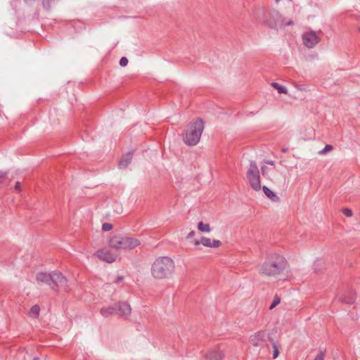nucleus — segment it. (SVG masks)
<instances>
[{"label": "nucleus", "instance_id": "f257e3e1", "mask_svg": "<svg viewBox=\"0 0 360 360\" xmlns=\"http://www.w3.org/2000/svg\"><path fill=\"white\" fill-rule=\"evenodd\" d=\"M174 261L168 257H160L151 266V274L156 279H164L170 276L174 271Z\"/></svg>", "mask_w": 360, "mask_h": 360}, {"label": "nucleus", "instance_id": "f03ea898", "mask_svg": "<svg viewBox=\"0 0 360 360\" xmlns=\"http://www.w3.org/2000/svg\"><path fill=\"white\" fill-rule=\"evenodd\" d=\"M286 264L287 262L283 257L274 255L262 264L259 273L269 276H276L285 270Z\"/></svg>", "mask_w": 360, "mask_h": 360}, {"label": "nucleus", "instance_id": "7ed1b4c3", "mask_svg": "<svg viewBox=\"0 0 360 360\" xmlns=\"http://www.w3.org/2000/svg\"><path fill=\"white\" fill-rule=\"evenodd\" d=\"M204 130V122L201 119L188 125L185 134L183 136L184 142L190 146H195L200 141Z\"/></svg>", "mask_w": 360, "mask_h": 360}, {"label": "nucleus", "instance_id": "20e7f679", "mask_svg": "<svg viewBox=\"0 0 360 360\" xmlns=\"http://www.w3.org/2000/svg\"><path fill=\"white\" fill-rule=\"evenodd\" d=\"M36 279L39 283H44L49 285L51 289L56 290L58 287H65L67 285V279L59 271H52L47 274L39 272L36 276Z\"/></svg>", "mask_w": 360, "mask_h": 360}, {"label": "nucleus", "instance_id": "39448f33", "mask_svg": "<svg viewBox=\"0 0 360 360\" xmlns=\"http://www.w3.org/2000/svg\"><path fill=\"white\" fill-rule=\"evenodd\" d=\"M140 244L141 242L136 238L122 236H115L109 241V245L117 250H132Z\"/></svg>", "mask_w": 360, "mask_h": 360}, {"label": "nucleus", "instance_id": "423d86ee", "mask_svg": "<svg viewBox=\"0 0 360 360\" xmlns=\"http://www.w3.org/2000/svg\"><path fill=\"white\" fill-rule=\"evenodd\" d=\"M247 178L253 190L259 191L261 189L259 171L255 161H250V167L247 172Z\"/></svg>", "mask_w": 360, "mask_h": 360}, {"label": "nucleus", "instance_id": "0eeeda50", "mask_svg": "<svg viewBox=\"0 0 360 360\" xmlns=\"http://www.w3.org/2000/svg\"><path fill=\"white\" fill-rule=\"evenodd\" d=\"M320 40V37L313 30L305 32L302 34L303 44L309 49L314 48Z\"/></svg>", "mask_w": 360, "mask_h": 360}, {"label": "nucleus", "instance_id": "6e6552de", "mask_svg": "<svg viewBox=\"0 0 360 360\" xmlns=\"http://www.w3.org/2000/svg\"><path fill=\"white\" fill-rule=\"evenodd\" d=\"M116 314L120 316L127 317L131 314V309L127 302H120L115 304Z\"/></svg>", "mask_w": 360, "mask_h": 360}, {"label": "nucleus", "instance_id": "1a4fd4ad", "mask_svg": "<svg viewBox=\"0 0 360 360\" xmlns=\"http://www.w3.org/2000/svg\"><path fill=\"white\" fill-rule=\"evenodd\" d=\"M268 338L265 331L261 330L255 333L250 337V342L255 347L261 345L266 342Z\"/></svg>", "mask_w": 360, "mask_h": 360}, {"label": "nucleus", "instance_id": "9d476101", "mask_svg": "<svg viewBox=\"0 0 360 360\" xmlns=\"http://www.w3.org/2000/svg\"><path fill=\"white\" fill-rule=\"evenodd\" d=\"M101 260L111 263L115 261L116 255L107 249L98 250L95 254Z\"/></svg>", "mask_w": 360, "mask_h": 360}, {"label": "nucleus", "instance_id": "9b49d317", "mask_svg": "<svg viewBox=\"0 0 360 360\" xmlns=\"http://www.w3.org/2000/svg\"><path fill=\"white\" fill-rule=\"evenodd\" d=\"M133 157V153L132 152H128L126 153L122 159L120 160L118 167L120 169H125L130 164L131 162Z\"/></svg>", "mask_w": 360, "mask_h": 360}, {"label": "nucleus", "instance_id": "f8f14e48", "mask_svg": "<svg viewBox=\"0 0 360 360\" xmlns=\"http://www.w3.org/2000/svg\"><path fill=\"white\" fill-rule=\"evenodd\" d=\"M355 299V293L352 290H349L341 297V301L345 304H352L354 302Z\"/></svg>", "mask_w": 360, "mask_h": 360}, {"label": "nucleus", "instance_id": "ddd939ff", "mask_svg": "<svg viewBox=\"0 0 360 360\" xmlns=\"http://www.w3.org/2000/svg\"><path fill=\"white\" fill-rule=\"evenodd\" d=\"M206 360H222L223 354L219 350L208 352L205 356Z\"/></svg>", "mask_w": 360, "mask_h": 360}, {"label": "nucleus", "instance_id": "4468645a", "mask_svg": "<svg viewBox=\"0 0 360 360\" xmlns=\"http://www.w3.org/2000/svg\"><path fill=\"white\" fill-rule=\"evenodd\" d=\"M101 314L103 317H108L109 316H111L114 314H116V307L115 304L113 306L108 307H103L101 309Z\"/></svg>", "mask_w": 360, "mask_h": 360}, {"label": "nucleus", "instance_id": "2eb2a0df", "mask_svg": "<svg viewBox=\"0 0 360 360\" xmlns=\"http://www.w3.org/2000/svg\"><path fill=\"white\" fill-rule=\"evenodd\" d=\"M262 190L267 198L271 200L273 202H278L279 197L276 195L274 192L271 191L267 186H264Z\"/></svg>", "mask_w": 360, "mask_h": 360}, {"label": "nucleus", "instance_id": "dca6fc26", "mask_svg": "<svg viewBox=\"0 0 360 360\" xmlns=\"http://www.w3.org/2000/svg\"><path fill=\"white\" fill-rule=\"evenodd\" d=\"M200 243L203 245L205 247L212 248V240L210 238L202 236L200 238V242L195 240V245H198Z\"/></svg>", "mask_w": 360, "mask_h": 360}, {"label": "nucleus", "instance_id": "f3484780", "mask_svg": "<svg viewBox=\"0 0 360 360\" xmlns=\"http://www.w3.org/2000/svg\"><path fill=\"white\" fill-rule=\"evenodd\" d=\"M268 339L269 340V342L271 343L272 345V347H273V358L274 359H276L278 357V356L279 355V347L276 344V342H274V340L268 336Z\"/></svg>", "mask_w": 360, "mask_h": 360}, {"label": "nucleus", "instance_id": "a211bd4d", "mask_svg": "<svg viewBox=\"0 0 360 360\" xmlns=\"http://www.w3.org/2000/svg\"><path fill=\"white\" fill-rule=\"evenodd\" d=\"M271 86L274 88H275L276 89H277V91L279 94H288V90L284 86L280 85L276 82H272Z\"/></svg>", "mask_w": 360, "mask_h": 360}, {"label": "nucleus", "instance_id": "6ab92c4d", "mask_svg": "<svg viewBox=\"0 0 360 360\" xmlns=\"http://www.w3.org/2000/svg\"><path fill=\"white\" fill-rule=\"evenodd\" d=\"M198 229L201 232H210V226L209 224H205L202 221H200L198 224Z\"/></svg>", "mask_w": 360, "mask_h": 360}, {"label": "nucleus", "instance_id": "aec40b11", "mask_svg": "<svg viewBox=\"0 0 360 360\" xmlns=\"http://www.w3.org/2000/svg\"><path fill=\"white\" fill-rule=\"evenodd\" d=\"M39 312H40V308H39V305L35 304L30 309V314L31 316H34V318H37L39 315Z\"/></svg>", "mask_w": 360, "mask_h": 360}, {"label": "nucleus", "instance_id": "412c9836", "mask_svg": "<svg viewBox=\"0 0 360 360\" xmlns=\"http://www.w3.org/2000/svg\"><path fill=\"white\" fill-rule=\"evenodd\" d=\"M281 302V300L279 297L276 295L274 297V300L270 305L269 309H273L276 306H277Z\"/></svg>", "mask_w": 360, "mask_h": 360}, {"label": "nucleus", "instance_id": "4be33fe9", "mask_svg": "<svg viewBox=\"0 0 360 360\" xmlns=\"http://www.w3.org/2000/svg\"><path fill=\"white\" fill-rule=\"evenodd\" d=\"M333 150V146L331 145H326L323 149L319 151V154L323 155L326 154L327 152Z\"/></svg>", "mask_w": 360, "mask_h": 360}, {"label": "nucleus", "instance_id": "5701e85b", "mask_svg": "<svg viewBox=\"0 0 360 360\" xmlns=\"http://www.w3.org/2000/svg\"><path fill=\"white\" fill-rule=\"evenodd\" d=\"M112 229V225L110 223H104L102 225V230L103 231H109Z\"/></svg>", "mask_w": 360, "mask_h": 360}, {"label": "nucleus", "instance_id": "b1692460", "mask_svg": "<svg viewBox=\"0 0 360 360\" xmlns=\"http://www.w3.org/2000/svg\"><path fill=\"white\" fill-rule=\"evenodd\" d=\"M128 64V59L126 57H122L120 60V65L125 67Z\"/></svg>", "mask_w": 360, "mask_h": 360}, {"label": "nucleus", "instance_id": "393cba45", "mask_svg": "<svg viewBox=\"0 0 360 360\" xmlns=\"http://www.w3.org/2000/svg\"><path fill=\"white\" fill-rule=\"evenodd\" d=\"M343 214L347 217H352V211L349 208H344L342 210Z\"/></svg>", "mask_w": 360, "mask_h": 360}, {"label": "nucleus", "instance_id": "a878e982", "mask_svg": "<svg viewBox=\"0 0 360 360\" xmlns=\"http://www.w3.org/2000/svg\"><path fill=\"white\" fill-rule=\"evenodd\" d=\"M221 245V241L219 240H212V248H218Z\"/></svg>", "mask_w": 360, "mask_h": 360}, {"label": "nucleus", "instance_id": "bb28decb", "mask_svg": "<svg viewBox=\"0 0 360 360\" xmlns=\"http://www.w3.org/2000/svg\"><path fill=\"white\" fill-rule=\"evenodd\" d=\"M261 170L263 176H266L268 174L269 168L266 166H262L261 167Z\"/></svg>", "mask_w": 360, "mask_h": 360}, {"label": "nucleus", "instance_id": "cd10ccee", "mask_svg": "<svg viewBox=\"0 0 360 360\" xmlns=\"http://www.w3.org/2000/svg\"><path fill=\"white\" fill-rule=\"evenodd\" d=\"M324 359V354L322 352H320L315 357L314 360H323Z\"/></svg>", "mask_w": 360, "mask_h": 360}, {"label": "nucleus", "instance_id": "c85d7f7f", "mask_svg": "<svg viewBox=\"0 0 360 360\" xmlns=\"http://www.w3.org/2000/svg\"><path fill=\"white\" fill-rule=\"evenodd\" d=\"M281 25H283V27L292 25H293V21L291 20H290L287 22H284V20H282Z\"/></svg>", "mask_w": 360, "mask_h": 360}, {"label": "nucleus", "instance_id": "c756f323", "mask_svg": "<svg viewBox=\"0 0 360 360\" xmlns=\"http://www.w3.org/2000/svg\"><path fill=\"white\" fill-rule=\"evenodd\" d=\"M20 187H21V184L19 181H17L15 184V187H14V189L17 191V192H20Z\"/></svg>", "mask_w": 360, "mask_h": 360}, {"label": "nucleus", "instance_id": "7c9ffc66", "mask_svg": "<svg viewBox=\"0 0 360 360\" xmlns=\"http://www.w3.org/2000/svg\"><path fill=\"white\" fill-rule=\"evenodd\" d=\"M6 176V172H0V183L2 182V179H5Z\"/></svg>", "mask_w": 360, "mask_h": 360}, {"label": "nucleus", "instance_id": "2f4dec72", "mask_svg": "<svg viewBox=\"0 0 360 360\" xmlns=\"http://www.w3.org/2000/svg\"><path fill=\"white\" fill-rule=\"evenodd\" d=\"M296 88L300 91H305L306 88L302 85H296Z\"/></svg>", "mask_w": 360, "mask_h": 360}, {"label": "nucleus", "instance_id": "473e14b6", "mask_svg": "<svg viewBox=\"0 0 360 360\" xmlns=\"http://www.w3.org/2000/svg\"><path fill=\"white\" fill-rule=\"evenodd\" d=\"M195 231H191L187 236V238H191L192 237H193L195 236Z\"/></svg>", "mask_w": 360, "mask_h": 360}, {"label": "nucleus", "instance_id": "72a5a7b5", "mask_svg": "<svg viewBox=\"0 0 360 360\" xmlns=\"http://www.w3.org/2000/svg\"><path fill=\"white\" fill-rule=\"evenodd\" d=\"M123 278H124L123 276H117L116 280L115 281V282L116 283H118L119 282H121L123 280Z\"/></svg>", "mask_w": 360, "mask_h": 360}, {"label": "nucleus", "instance_id": "f704fd0d", "mask_svg": "<svg viewBox=\"0 0 360 360\" xmlns=\"http://www.w3.org/2000/svg\"><path fill=\"white\" fill-rule=\"evenodd\" d=\"M265 162L268 165H275V162L273 161V160H266Z\"/></svg>", "mask_w": 360, "mask_h": 360}, {"label": "nucleus", "instance_id": "c9c22d12", "mask_svg": "<svg viewBox=\"0 0 360 360\" xmlns=\"http://www.w3.org/2000/svg\"><path fill=\"white\" fill-rule=\"evenodd\" d=\"M268 25L270 27H276L277 24L275 23V24H268Z\"/></svg>", "mask_w": 360, "mask_h": 360}, {"label": "nucleus", "instance_id": "e433bc0d", "mask_svg": "<svg viewBox=\"0 0 360 360\" xmlns=\"http://www.w3.org/2000/svg\"><path fill=\"white\" fill-rule=\"evenodd\" d=\"M281 151H282L283 153H286V152L288 151V148H282V149H281Z\"/></svg>", "mask_w": 360, "mask_h": 360}, {"label": "nucleus", "instance_id": "4c0bfd02", "mask_svg": "<svg viewBox=\"0 0 360 360\" xmlns=\"http://www.w3.org/2000/svg\"><path fill=\"white\" fill-rule=\"evenodd\" d=\"M33 360H39L38 357H35Z\"/></svg>", "mask_w": 360, "mask_h": 360}, {"label": "nucleus", "instance_id": "58836bf2", "mask_svg": "<svg viewBox=\"0 0 360 360\" xmlns=\"http://www.w3.org/2000/svg\"><path fill=\"white\" fill-rule=\"evenodd\" d=\"M359 31L360 32V27L359 28Z\"/></svg>", "mask_w": 360, "mask_h": 360}]
</instances>
